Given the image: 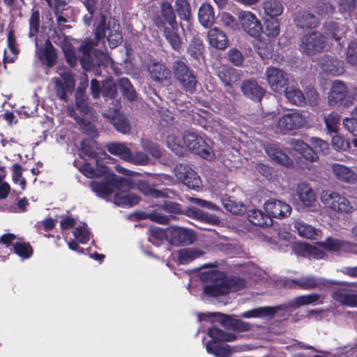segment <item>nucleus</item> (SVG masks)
<instances>
[{
    "label": "nucleus",
    "mask_w": 357,
    "mask_h": 357,
    "mask_svg": "<svg viewBox=\"0 0 357 357\" xmlns=\"http://www.w3.org/2000/svg\"><path fill=\"white\" fill-rule=\"evenodd\" d=\"M319 65L323 71L331 75L339 76L345 72L343 61L329 56H324Z\"/></svg>",
    "instance_id": "aec40b11"
},
{
    "label": "nucleus",
    "mask_w": 357,
    "mask_h": 357,
    "mask_svg": "<svg viewBox=\"0 0 357 357\" xmlns=\"http://www.w3.org/2000/svg\"><path fill=\"white\" fill-rule=\"evenodd\" d=\"M175 6L178 15L181 19L185 21H188L190 19V5L187 0H176Z\"/></svg>",
    "instance_id": "a18cd8bd"
},
{
    "label": "nucleus",
    "mask_w": 357,
    "mask_h": 357,
    "mask_svg": "<svg viewBox=\"0 0 357 357\" xmlns=\"http://www.w3.org/2000/svg\"><path fill=\"white\" fill-rule=\"evenodd\" d=\"M150 236L149 241L153 245H158V243L164 239L167 240V229H162L157 227H151L149 228Z\"/></svg>",
    "instance_id": "49530a36"
},
{
    "label": "nucleus",
    "mask_w": 357,
    "mask_h": 357,
    "mask_svg": "<svg viewBox=\"0 0 357 357\" xmlns=\"http://www.w3.org/2000/svg\"><path fill=\"white\" fill-rule=\"evenodd\" d=\"M186 214L190 218H196L211 225H218L220 223V220L217 216L204 212L194 206L188 207Z\"/></svg>",
    "instance_id": "c756f323"
},
{
    "label": "nucleus",
    "mask_w": 357,
    "mask_h": 357,
    "mask_svg": "<svg viewBox=\"0 0 357 357\" xmlns=\"http://www.w3.org/2000/svg\"><path fill=\"white\" fill-rule=\"evenodd\" d=\"M264 150L268 156L275 162L285 167L292 165L291 160L282 151L278 144H268L264 146Z\"/></svg>",
    "instance_id": "412c9836"
},
{
    "label": "nucleus",
    "mask_w": 357,
    "mask_h": 357,
    "mask_svg": "<svg viewBox=\"0 0 357 357\" xmlns=\"http://www.w3.org/2000/svg\"><path fill=\"white\" fill-rule=\"evenodd\" d=\"M105 116L112 119L113 124L118 131L123 134L129 132L130 126L127 119L120 114L116 109H114L112 112H109V114H105Z\"/></svg>",
    "instance_id": "473e14b6"
},
{
    "label": "nucleus",
    "mask_w": 357,
    "mask_h": 357,
    "mask_svg": "<svg viewBox=\"0 0 357 357\" xmlns=\"http://www.w3.org/2000/svg\"><path fill=\"white\" fill-rule=\"evenodd\" d=\"M333 11V6L326 2H319L317 3L315 12L318 15L324 17L326 15L331 14Z\"/></svg>",
    "instance_id": "338daca9"
},
{
    "label": "nucleus",
    "mask_w": 357,
    "mask_h": 357,
    "mask_svg": "<svg viewBox=\"0 0 357 357\" xmlns=\"http://www.w3.org/2000/svg\"><path fill=\"white\" fill-rule=\"evenodd\" d=\"M174 75L182 88L187 92L193 93L197 79L193 72L181 61H175L173 64Z\"/></svg>",
    "instance_id": "6e6552de"
},
{
    "label": "nucleus",
    "mask_w": 357,
    "mask_h": 357,
    "mask_svg": "<svg viewBox=\"0 0 357 357\" xmlns=\"http://www.w3.org/2000/svg\"><path fill=\"white\" fill-rule=\"evenodd\" d=\"M331 168L335 176L340 181L351 183L357 179L355 172L345 165L335 163Z\"/></svg>",
    "instance_id": "393cba45"
},
{
    "label": "nucleus",
    "mask_w": 357,
    "mask_h": 357,
    "mask_svg": "<svg viewBox=\"0 0 357 357\" xmlns=\"http://www.w3.org/2000/svg\"><path fill=\"white\" fill-rule=\"evenodd\" d=\"M119 84L123 93L127 97L128 100H132L135 98V91L127 78L120 79Z\"/></svg>",
    "instance_id": "864d4df0"
},
{
    "label": "nucleus",
    "mask_w": 357,
    "mask_h": 357,
    "mask_svg": "<svg viewBox=\"0 0 357 357\" xmlns=\"http://www.w3.org/2000/svg\"><path fill=\"white\" fill-rule=\"evenodd\" d=\"M307 123V117L298 112L284 114L277 121L276 128L281 132L299 128Z\"/></svg>",
    "instance_id": "f8f14e48"
},
{
    "label": "nucleus",
    "mask_w": 357,
    "mask_h": 357,
    "mask_svg": "<svg viewBox=\"0 0 357 357\" xmlns=\"http://www.w3.org/2000/svg\"><path fill=\"white\" fill-rule=\"evenodd\" d=\"M137 188L146 196L158 198L164 195L162 191L153 189L144 181H139L137 183Z\"/></svg>",
    "instance_id": "8fccbe9b"
},
{
    "label": "nucleus",
    "mask_w": 357,
    "mask_h": 357,
    "mask_svg": "<svg viewBox=\"0 0 357 357\" xmlns=\"http://www.w3.org/2000/svg\"><path fill=\"white\" fill-rule=\"evenodd\" d=\"M310 143L312 146L318 152L326 154L329 149L328 144L318 137H312L310 139Z\"/></svg>",
    "instance_id": "13d9d810"
},
{
    "label": "nucleus",
    "mask_w": 357,
    "mask_h": 357,
    "mask_svg": "<svg viewBox=\"0 0 357 357\" xmlns=\"http://www.w3.org/2000/svg\"><path fill=\"white\" fill-rule=\"evenodd\" d=\"M161 12L165 21L171 27H176L177 26L175 13L170 3L167 2L163 3L161 6Z\"/></svg>",
    "instance_id": "de8ad7c7"
},
{
    "label": "nucleus",
    "mask_w": 357,
    "mask_h": 357,
    "mask_svg": "<svg viewBox=\"0 0 357 357\" xmlns=\"http://www.w3.org/2000/svg\"><path fill=\"white\" fill-rule=\"evenodd\" d=\"M349 93V89L344 82L340 80H335L331 85L328 94V102L331 106H335L340 102H343L346 106V99Z\"/></svg>",
    "instance_id": "f3484780"
},
{
    "label": "nucleus",
    "mask_w": 357,
    "mask_h": 357,
    "mask_svg": "<svg viewBox=\"0 0 357 357\" xmlns=\"http://www.w3.org/2000/svg\"><path fill=\"white\" fill-rule=\"evenodd\" d=\"M13 249L15 253L22 259L29 258L33 252L30 245L26 243H16Z\"/></svg>",
    "instance_id": "3c124183"
},
{
    "label": "nucleus",
    "mask_w": 357,
    "mask_h": 357,
    "mask_svg": "<svg viewBox=\"0 0 357 357\" xmlns=\"http://www.w3.org/2000/svg\"><path fill=\"white\" fill-rule=\"evenodd\" d=\"M167 241L173 245L192 244L196 240V234L190 229L172 226L167 228Z\"/></svg>",
    "instance_id": "9d476101"
},
{
    "label": "nucleus",
    "mask_w": 357,
    "mask_h": 357,
    "mask_svg": "<svg viewBox=\"0 0 357 357\" xmlns=\"http://www.w3.org/2000/svg\"><path fill=\"white\" fill-rule=\"evenodd\" d=\"M325 45V38L321 33L313 31L301 38L300 48L302 52L310 55L321 51Z\"/></svg>",
    "instance_id": "9b49d317"
},
{
    "label": "nucleus",
    "mask_w": 357,
    "mask_h": 357,
    "mask_svg": "<svg viewBox=\"0 0 357 357\" xmlns=\"http://www.w3.org/2000/svg\"><path fill=\"white\" fill-rule=\"evenodd\" d=\"M167 147L175 154L183 155L185 153V147L183 144V138L180 139L179 131L176 128L168 129L165 137Z\"/></svg>",
    "instance_id": "6ab92c4d"
},
{
    "label": "nucleus",
    "mask_w": 357,
    "mask_h": 357,
    "mask_svg": "<svg viewBox=\"0 0 357 357\" xmlns=\"http://www.w3.org/2000/svg\"><path fill=\"white\" fill-rule=\"evenodd\" d=\"M176 176L189 188L199 190L202 186L199 176L192 169H186L182 166L177 167Z\"/></svg>",
    "instance_id": "a211bd4d"
},
{
    "label": "nucleus",
    "mask_w": 357,
    "mask_h": 357,
    "mask_svg": "<svg viewBox=\"0 0 357 357\" xmlns=\"http://www.w3.org/2000/svg\"><path fill=\"white\" fill-rule=\"evenodd\" d=\"M204 252L199 248H190L181 249L178 252V261L181 264H186L201 257Z\"/></svg>",
    "instance_id": "c9c22d12"
},
{
    "label": "nucleus",
    "mask_w": 357,
    "mask_h": 357,
    "mask_svg": "<svg viewBox=\"0 0 357 357\" xmlns=\"http://www.w3.org/2000/svg\"><path fill=\"white\" fill-rule=\"evenodd\" d=\"M323 298L317 294H310L296 297L289 302V305L296 308L307 305H317L322 303Z\"/></svg>",
    "instance_id": "2f4dec72"
},
{
    "label": "nucleus",
    "mask_w": 357,
    "mask_h": 357,
    "mask_svg": "<svg viewBox=\"0 0 357 357\" xmlns=\"http://www.w3.org/2000/svg\"><path fill=\"white\" fill-rule=\"evenodd\" d=\"M347 61L352 66L357 65V43L354 41L351 42L348 46Z\"/></svg>",
    "instance_id": "680f3d73"
},
{
    "label": "nucleus",
    "mask_w": 357,
    "mask_h": 357,
    "mask_svg": "<svg viewBox=\"0 0 357 357\" xmlns=\"http://www.w3.org/2000/svg\"><path fill=\"white\" fill-rule=\"evenodd\" d=\"M62 48L68 63L71 66H74L77 63V56L75 49L67 43L63 44Z\"/></svg>",
    "instance_id": "052dcab7"
},
{
    "label": "nucleus",
    "mask_w": 357,
    "mask_h": 357,
    "mask_svg": "<svg viewBox=\"0 0 357 357\" xmlns=\"http://www.w3.org/2000/svg\"><path fill=\"white\" fill-rule=\"evenodd\" d=\"M143 149L149 152L154 158H160L161 155V151L158 146L148 140L142 141Z\"/></svg>",
    "instance_id": "0e129e2a"
},
{
    "label": "nucleus",
    "mask_w": 357,
    "mask_h": 357,
    "mask_svg": "<svg viewBox=\"0 0 357 357\" xmlns=\"http://www.w3.org/2000/svg\"><path fill=\"white\" fill-rule=\"evenodd\" d=\"M148 70L151 78L156 81L162 82L167 80L171 77V71L164 64L158 61H152L148 67Z\"/></svg>",
    "instance_id": "b1692460"
},
{
    "label": "nucleus",
    "mask_w": 357,
    "mask_h": 357,
    "mask_svg": "<svg viewBox=\"0 0 357 357\" xmlns=\"http://www.w3.org/2000/svg\"><path fill=\"white\" fill-rule=\"evenodd\" d=\"M333 298L344 305L357 307V294L352 290H337L333 294Z\"/></svg>",
    "instance_id": "a878e982"
},
{
    "label": "nucleus",
    "mask_w": 357,
    "mask_h": 357,
    "mask_svg": "<svg viewBox=\"0 0 357 357\" xmlns=\"http://www.w3.org/2000/svg\"><path fill=\"white\" fill-rule=\"evenodd\" d=\"M209 44L219 50H225L228 45L227 36L218 28H213L208 33Z\"/></svg>",
    "instance_id": "cd10ccee"
},
{
    "label": "nucleus",
    "mask_w": 357,
    "mask_h": 357,
    "mask_svg": "<svg viewBox=\"0 0 357 357\" xmlns=\"http://www.w3.org/2000/svg\"><path fill=\"white\" fill-rule=\"evenodd\" d=\"M248 219L251 223L261 227L271 225L272 220L268 218L267 213L264 214L260 210L253 209L248 214Z\"/></svg>",
    "instance_id": "4c0bfd02"
},
{
    "label": "nucleus",
    "mask_w": 357,
    "mask_h": 357,
    "mask_svg": "<svg viewBox=\"0 0 357 357\" xmlns=\"http://www.w3.org/2000/svg\"><path fill=\"white\" fill-rule=\"evenodd\" d=\"M177 29V26L176 27L170 26V28H165L164 29V36L172 48L178 51L181 46V39L176 32Z\"/></svg>",
    "instance_id": "ea45409f"
},
{
    "label": "nucleus",
    "mask_w": 357,
    "mask_h": 357,
    "mask_svg": "<svg viewBox=\"0 0 357 357\" xmlns=\"http://www.w3.org/2000/svg\"><path fill=\"white\" fill-rule=\"evenodd\" d=\"M183 137L185 150L188 149L204 159L211 160L213 158L211 147L202 136L196 132L187 131L183 134Z\"/></svg>",
    "instance_id": "0eeeda50"
},
{
    "label": "nucleus",
    "mask_w": 357,
    "mask_h": 357,
    "mask_svg": "<svg viewBox=\"0 0 357 357\" xmlns=\"http://www.w3.org/2000/svg\"><path fill=\"white\" fill-rule=\"evenodd\" d=\"M73 235L76 240L81 243H85L90 239V233L85 224L76 227Z\"/></svg>",
    "instance_id": "603ef678"
},
{
    "label": "nucleus",
    "mask_w": 357,
    "mask_h": 357,
    "mask_svg": "<svg viewBox=\"0 0 357 357\" xmlns=\"http://www.w3.org/2000/svg\"><path fill=\"white\" fill-rule=\"evenodd\" d=\"M264 9L265 13L271 17L280 15L283 11L281 3L276 0H268L264 2Z\"/></svg>",
    "instance_id": "c03bdc74"
},
{
    "label": "nucleus",
    "mask_w": 357,
    "mask_h": 357,
    "mask_svg": "<svg viewBox=\"0 0 357 357\" xmlns=\"http://www.w3.org/2000/svg\"><path fill=\"white\" fill-rule=\"evenodd\" d=\"M331 144L333 148L337 151H345L350 147V142L344 140L340 135H335L332 137Z\"/></svg>",
    "instance_id": "4d7b16f0"
},
{
    "label": "nucleus",
    "mask_w": 357,
    "mask_h": 357,
    "mask_svg": "<svg viewBox=\"0 0 357 357\" xmlns=\"http://www.w3.org/2000/svg\"><path fill=\"white\" fill-rule=\"evenodd\" d=\"M296 192L299 201L305 208L312 211L317 210L316 195L309 184L305 182L298 183Z\"/></svg>",
    "instance_id": "dca6fc26"
},
{
    "label": "nucleus",
    "mask_w": 357,
    "mask_h": 357,
    "mask_svg": "<svg viewBox=\"0 0 357 357\" xmlns=\"http://www.w3.org/2000/svg\"><path fill=\"white\" fill-rule=\"evenodd\" d=\"M238 21L243 31L250 36L257 38L262 31V26L257 16L250 11L244 10L239 13Z\"/></svg>",
    "instance_id": "ddd939ff"
},
{
    "label": "nucleus",
    "mask_w": 357,
    "mask_h": 357,
    "mask_svg": "<svg viewBox=\"0 0 357 357\" xmlns=\"http://www.w3.org/2000/svg\"><path fill=\"white\" fill-rule=\"evenodd\" d=\"M241 89L247 97L255 100H260L264 93V89L252 80L245 81Z\"/></svg>",
    "instance_id": "7c9ffc66"
},
{
    "label": "nucleus",
    "mask_w": 357,
    "mask_h": 357,
    "mask_svg": "<svg viewBox=\"0 0 357 357\" xmlns=\"http://www.w3.org/2000/svg\"><path fill=\"white\" fill-rule=\"evenodd\" d=\"M96 43H93L91 40H85L80 45V51L82 52V56L80 58V63L82 66V68L86 70H89L91 67V51L95 45H96Z\"/></svg>",
    "instance_id": "f704fd0d"
},
{
    "label": "nucleus",
    "mask_w": 357,
    "mask_h": 357,
    "mask_svg": "<svg viewBox=\"0 0 357 357\" xmlns=\"http://www.w3.org/2000/svg\"><path fill=\"white\" fill-rule=\"evenodd\" d=\"M199 20L204 27L211 26L215 20L212 6L208 3H204L201 6L198 13Z\"/></svg>",
    "instance_id": "e433bc0d"
},
{
    "label": "nucleus",
    "mask_w": 357,
    "mask_h": 357,
    "mask_svg": "<svg viewBox=\"0 0 357 357\" xmlns=\"http://www.w3.org/2000/svg\"><path fill=\"white\" fill-rule=\"evenodd\" d=\"M224 207L233 214H241L245 211V207L243 204L236 203L231 199H225L222 201Z\"/></svg>",
    "instance_id": "6e6d98bb"
},
{
    "label": "nucleus",
    "mask_w": 357,
    "mask_h": 357,
    "mask_svg": "<svg viewBox=\"0 0 357 357\" xmlns=\"http://www.w3.org/2000/svg\"><path fill=\"white\" fill-rule=\"evenodd\" d=\"M266 81L271 89L276 93H282L289 84L288 75L283 70L269 67L265 72Z\"/></svg>",
    "instance_id": "1a4fd4ad"
},
{
    "label": "nucleus",
    "mask_w": 357,
    "mask_h": 357,
    "mask_svg": "<svg viewBox=\"0 0 357 357\" xmlns=\"http://www.w3.org/2000/svg\"><path fill=\"white\" fill-rule=\"evenodd\" d=\"M36 52L41 61L45 62L47 66H52L56 60V54L49 40H47L43 47H39V40L36 39Z\"/></svg>",
    "instance_id": "4be33fe9"
},
{
    "label": "nucleus",
    "mask_w": 357,
    "mask_h": 357,
    "mask_svg": "<svg viewBox=\"0 0 357 357\" xmlns=\"http://www.w3.org/2000/svg\"><path fill=\"white\" fill-rule=\"evenodd\" d=\"M283 92H284L286 98L296 105L301 106L306 102V98L298 89L289 87L287 88Z\"/></svg>",
    "instance_id": "a19ab883"
},
{
    "label": "nucleus",
    "mask_w": 357,
    "mask_h": 357,
    "mask_svg": "<svg viewBox=\"0 0 357 357\" xmlns=\"http://www.w3.org/2000/svg\"><path fill=\"white\" fill-rule=\"evenodd\" d=\"M105 18L101 15L95 29V36L97 40L107 36L109 45L111 48L117 47L122 42V35L120 24L115 19H109L107 22V29H105Z\"/></svg>",
    "instance_id": "423d86ee"
},
{
    "label": "nucleus",
    "mask_w": 357,
    "mask_h": 357,
    "mask_svg": "<svg viewBox=\"0 0 357 357\" xmlns=\"http://www.w3.org/2000/svg\"><path fill=\"white\" fill-rule=\"evenodd\" d=\"M8 47L4 50V62H13L18 54V49L15 43V38L13 31H10L7 36Z\"/></svg>",
    "instance_id": "72a5a7b5"
},
{
    "label": "nucleus",
    "mask_w": 357,
    "mask_h": 357,
    "mask_svg": "<svg viewBox=\"0 0 357 357\" xmlns=\"http://www.w3.org/2000/svg\"><path fill=\"white\" fill-rule=\"evenodd\" d=\"M290 145L307 160L314 162L318 159L315 151L302 140L293 139L290 142Z\"/></svg>",
    "instance_id": "bb28decb"
},
{
    "label": "nucleus",
    "mask_w": 357,
    "mask_h": 357,
    "mask_svg": "<svg viewBox=\"0 0 357 357\" xmlns=\"http://www.w3.org/2000/svg\"><path fill=\"white\" fill-rule=\"evenodd\" d=\"M110 153L119 156L121 159L128 161L130 158V150L123 144L112 143L108 146Z\"/></svg>",
    "instance_id": "37998d69"
},
{
    "label": "nucleus",
    "mask_w": 357,
    "mask_h": 357,
    "mask_svg": "<svg viewBox=\"0 0 357 357\" xmlns=\"http://www.w3.org/2000/svg\"><path fill=\"white\" fill-rule=\"evenodd\" d=\"M278 235L281 240L289 243L290 244L293 243L291 247L294 251L298 255L305 257L317 259H324L326 254L321 250L319 248H322L328 251L357 254V244L331 237L327 238L325 241L319 243L318 248L317 246L312 245L306 243H294V236L284 231L279 232Z\"/></svg>",
    "instance_id": "f03ea898"
},
{
    "label": "nucleus",
    "mask_w": 357,
    "mask_h": 357,
    "mask_svg": "<svg viewBox=\"0 0 357 357\" xmlns=\"http://www.w3.org/2000/svg\"><path fill=\"white\" fill-rule=\"evenodd\" d=\"M30 32L29 36L32 37L35 33H38L40 27V17L38 10H33L29 19Z\"/></svg>",
    "instance_id": "bf43d9fd"
},
{
    "label": "nucleus",
    "mask_w": 357,
    "mask_h": 357,
    "mask_svg": "<svg viewBox=\"0 0 357 357\" xmlns=\"http://www.w3.org/2000/svg\"><path fill=\"white\" fill-rule=\"evenodd\" d=\"M294 227L298 234L303 238L316 240L321 236V231L307 224L303 220H296L294 222Z\"/></svg>",
    "instance_id": "5701e85b"
},
{
    "label": "nucleus",
    "mask_w": 357,
    "mask_h": 357,
    "mask_svg": "<svg viewBox=\"0 0 357 357\" xmlns=\"http://www.w3.org/2000/svg\"><path fill=\"white\" fill-rule=\"evenodd\" d=\"M16 239L15 235L13 234H5L2 235L0 238V243L5 245L6 250H1L3 253L9 255L11 251L12 248H10L13 242Z\"/></svg>",
    "instance_id": "69168bd1"
},
{
    "label": "nucleus",
    "mask_w": 357,
    "mask_h": 357,
    "mask_svg": "<svg viewBox=\"0 0 357 357\" xmlns=\"http://www.w3.org/2000/svg\"><path fill=\"white\" fill-rule=\"evenodd\" d=\"M276 312L275 307H257L255 309H252L250 310H248L244 312L241 317L244 318H261L268 316H273Z\"/></svg>",
    "instance_id": "58836bf2"
},
{
    "label": "nucleus",
    "mask_w": 357,
    "mask_h": 357,
    "mask_svg": "<svg viewBox=\"0 0 357 357\" xmlns=\"http://www.w3.org/2000/svg\"><path fill=\"white\" fill-rule=\"evenodd\" d=\"M59 75L63 81L54 78L56 91L60 99L66 100L67 92L73 91L75 88V80L70 73L65 69L61 68L58 70Z\"/></svg>",
    "instance_id": "4468645a"
},
{
    "label": "nucleus",
    "mask_w": 357,
    "mask_h": 357,
    "mask_svg": "<svg viewBox=\"0 0 357 357\" xmlns=\"http://www.w3.org/2000/svg\"><path fill=\"white\" fill-rule=\"evenodd\" d=\"M295 22L301 28H314L317 24L315 17L307 12L299 13L295 18Z\"/></svg>",
    "instance_id": "79ce46f5"
},
{
    "label": "nucleus",
    "mask_w": 357,
    "mask_h": 357,
    "mask_svg": "<svg viewBox=\"0 0 357 357\" xmlns=\"http://www.w3.org/2000/svg\"><path fill=\"white\" fill-rule=\"evenodd\" d=\"M95 144L92 143L89 146L86 142L82 144L80 155L88 156L93 160H96L97 170L89 163H84L80 167L79 171L89 178L96 177L100 178L101 181H93L91 187L100 197H107L114 195V203L122 207H131L137 204L139 197L130 192L132 181L128 178H119L109 171L105 166L99 164L98 159H96V152L94 151Z\"/></svg>",
    "instance_id": "f257e3e1"
},
{
    "label": "nucleus",
    "mask_w": 357,
    "mask_h": 357,
    "mask_svg": "<svg viewBox=\"0 0 357 357\" xmlns=\"http://www.w3.org/2000/svg\"><path fill=\"white\" fill-rule=\"evenodd\" d=\"M343 126L352 135L357 137V119L346 118L343 120Z\"/></svg>",
    "instance_id": "774afa93"
},
{
    "label": "nucleus",
    "mask_w": 357,
    "mask_h": 357,
    "mask_svg": "<svg viewBox=\"0 0 357 357\" xmlns=\"http://www.w3.org/2000/svg\"><path fill=\"white\" fill-rule=\"evenodd\" d=\"M340 117L336 113H331L324 116V122L328 132H337Z\"/></svg>",
    "instance_id": "09e8293b"
},
{
    "label": "nucleus",
    "mask_w": 357,
    "mask_h": 357,
    "mask_svg": "<svg viewBox=\"0 0 357 357\" xmlns=\"http://www.w3.org/2000/svg\"><path fill=\"white\" fill-rule=\"evenodd\" d=\"M200 278L204 282H209L204 286V292L210 296H218L230 291H236L245 285L243 280L226 278L222 273L215 270L202 272Z\"/></svg>",
    "instance_id": "7ed1b4c3"
},
{
    "label": "nucleus",
    "mask_w": 357,
    "mask_h": 357,
    "mask_svg": "<svg viewBox=\"0 0 357 357\" xmlns=\"http://www.w3.org/2000/svg\"><path fill=\"white\" fill-rule=\"evenodd\" d=\"M217 75L221 82L228 88L239 79L236 70L227 66H220L217 70Z\"/></svg>",
    "instance_id": "c85d7f7f"
},
{
    "label": "nucleus",
    "mask_w": 357,
    "mask_h": 357,
    "mask_svg": "<svg viewBox=\"0 0 357 357\" xmlns=\"http://www.w3.org/2000/svg\"><path fill=\"white\" fill-rule=\"evenodd\" d=\"M75 101L77 109L82 114H86L89 111V108L86 99L85 98L84 93L82 90H77L76 92Z\"/></svg>",
    "instance_id": "5fc2aeb1"
},
{
    "label": "nucleus",
    "mask_w": 357,
    "mask_h": 357,
    "mask_svg": "<svg viewBox=\"0 0 357 357\" xmlns=\"http://www.w3.org/2000/svg\"><path fill=\"white\" fill-rule=\"evenodd\" d=\"M208 334L211 338V341L206 345L208 353L216 357H229L231 355L233 352L231 348L229 345L222 344L221 342L234 341L236 339L234 333H225L213 327L208 330Z\"/></svg>",
    "instance_id": "20e7f679"
},
{
    "label": "nucleus",
    "mask_w": 357,
    "mask_h": 357,
    "mask_svg": "<svg viewBox=\"0 0 357 357\" xmlns=\"http://www.w3.org/2000/svg\"><path fill=\"white\" fill-rule=\"evenodd\" d=\"M320 199L327 209L336 214H349L357 208L356 205L345 196L332 190L322 191Z\"/></svg>",
    "instance_id": "39448f33"
},
{
    "label": "nucleus",
    "mask_w": 357,
    "mask_h": 357,
    "mask_svg": "<svg viewBox=\"0 0 357 357\" xmlns=\"http://www.w3.org/2000/svg\"><path fill=\"white\" fill-rule=\"evenodd\" d=\"M264 208L269 218L287 217L291 212V207L288 204L278 199L268 200L264 203Z\"/></svg>",
    "instance_id": "2eb2a0df"
},
{
    "label": "nucleus",
    "mask_w": 357,
    "mask_h": 357,
    "mask_svg": "<svg viewBox=\"0 0 357 357\" xmlns=\"http://www.w3.org/2000/svg\"><path fill=\"white\" fill-rule=\"evenodd\" d=\"M295 287H299L303 289H312L317 286L316 280L312 277L301 278L298 280L293 281Z\"/></svg>",
    "instance_id": "e2e57ef3"
}]
</instances>
